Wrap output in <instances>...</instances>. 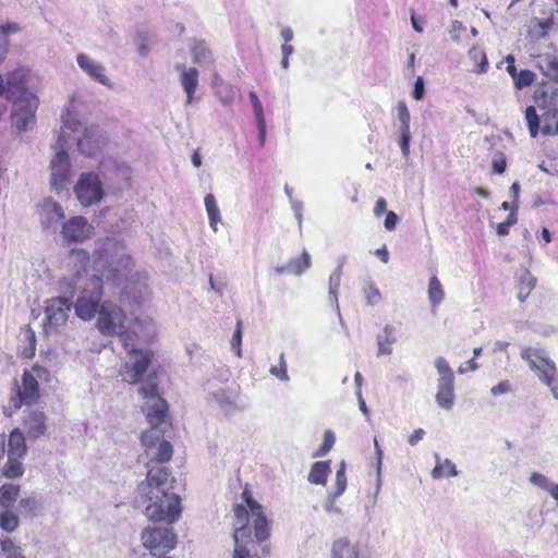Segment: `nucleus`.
Here are the masks:
<instances>
[{
  "label": "nucleus",
  "instance_id": "obj_40",
  "mask_svg": "<svg viewBox=\"0 0 558 558\" xmlns=\"http://www.w3.org/2000/svg\"><path fill=\"white\" fill-rule=\"evenodd\" d=\"M40 507L41 502L36 497H26L19 502V511L25 517H35Z\"/></svg>",
  "mask_w": 558,
  "mask_h": 558
},
{
  "label": "nucleus",
  "instance_id": "obj_6",
  "mask_svg": "<svg viewBox=\"0 0 558 558\" xmlns=\"http://www.w3.org/2000/svg\"><path fill=\"white\" fill-rule=\"evenodd\" d=\"M520 355L537 375L538 379L550 388L553 396L558 399V371L554 361L539 348H523Z\"/></svg>",
  "mask_w": 558,
  "mask_h": 558
},
{
  "label": "nucleus",
  "instance_id": "obj_5",
  "mask_svg": "<svg viewBox=\"0 0 558 558\" xmlns=\"http://www.w3.org/2000/svg\"><path fill=\"white\" fill-rule=\"evenodd\" d=\"M125 313L123 310L111 301H105L99 308L97 317V329L104 336H119L122 341L124 335H130L131 338L137 337L140 332L145 330V323L147 320H136L130 329L125 328Z\"/></svg>",
  "mask_w": 558,
  "mask_h": 558
},
{
  "label": "nucleus",
  "instance_id": "obj_19",
  "mask_svg": "<svg viewBox=\"0 0 558 558\" xmlns=\"http://www.w3.org/2000/svg\"><path fill=\"white\" fill-rule=\"evenodd\" d=\"M311 266V256L307 251L303 250L302 253L295 257L290 258L287 264L276 266L275 271L279 275L289 274L300 276L306 271Z\"/></svg>",
  "mask_w": 558,
  "mask_h": 558
},
{
  "label": "nucleus",
  "instance_id": "obj_57",
  "mask_svg": "<svg viewBox=\"0 0 558 558\" xmlns=\"http://www.w3.org/2000/svg\"><path fill=\"white\" fill-rule=\"evenodd\" d=\"M397 119L398 124H410L411 122L410 111L404 101H399L397 105Z\"/></svg>",
  "mask_w": 558,
  "mask_h": 558
},
{
  "label": "nucleus",
  "instance_id": "obj_12",
  "mask_svg": "<svg viewBox=\"0 0 558 558\" xmlns=\"http://www.w3.org/2000/svg\"><path fill=\"white\" fill-rule=\"evenodd\" d=\"M143 546L150 551H170L177 545V535L170 526L146 527L141 535Z\"/></svg>",
  "mask_w": 558,
  "mask_h": 558
},
{
  "label": "nucleus",
  "instance_id": "obj_4",
  "mask_svg": "<svg viewBox=\"0 0 558 558\" xmlns=\"http://www.w3.org/2000/svg\"><path fill=\"white\" fill-rule=\"evenodd\" d=\"M154 335L155 326L153 322H146L145 330L140 332L137 337L131 338L130 335L122 337V345L129 355V361L123 364L120 372L123 381L136 384L148 371L154 359V352L148 349H143L141 345L147 343Z\"/></svg>",
  "mask_w": 558,
  "mask_h": 558
},
{
  "label": "nucleus",
  "instance_id": "obj_32",
  "mask_svg": "<svg viewBox=\"0 0 558 558\" xmlns=\"http://www.w3.org/2000/svg\"><path fill=\"white\" fill-rule=\"evenodd\" d=\"M213 399L217 402L219 408L227 414H230L238 410V407L235 404V397L223 389L215 391L213 393Z\"/></svg>",
  "mask_w": 558,
  "mask_h": 558
},
{
  "label": "nucleus",
  "instance_id": "obj_22",
  "mask_svg": "<svg viewBox=\"0 0 558 558\" xmlns=\"http://www.w3.org/2000/svg\"><path fill=\"white\" fill-rule=\"evenodd\" d=\"M331 558H363V556L357 544L351 543L347 537H340L331 545Z\"/></svg>",
  "mask_w": 558,
  "mask_h": 558
},
{
  "label": "nucleus",
  "instance_id": "obj_14",
  "mask_svg": "<svg viewBox=\"0 0 558 558\" xmlns=\"http://www.w3.org/2000/svg\"><path fill=\"white\" fill-rule=\"evenodd\" d=\"M12 121L20 132H25L35 124V112L38 107V98H28L13 101Z\"/></svg>",
  "mask_w": 558,
  "mask_h": 558
},
{
  "label": "nucleus",
  "instance_id": "obj_44",
  "mask_svg": "<svg viewBox=\"0 0 558 558\" xmlns=\"http://www.w3.org/2000/svg\"><path fill=\"white\" fill-rule=\"evenodd\" d=\"M173 447L168 440H160L158 442L156 452L150 453L151 460L158 462H167L172 458Z\"/></svg>",
  "mask_w": 558,
  "mask_h": 558
},
{
  "label": "nucleus",
  "instance_id": "obj_21",
  "mask_svg": "<svg viewBox=\"0 0 558 558\" xmlns=\"http://www.w3.org/2000/svg\"><path fill=\"white\" fill-rule=\"evenodd\" d=\"M23 427L29 438H39L47 429L46 415L43 412H29L24 417Z\"/></svg>",
  "mask_w": 558,
  "mask_h": 558
},
{
  "label": "nucleus",
  "instance_id": "obj_47",
  "mask_svg": "<svg viewBox=\"0 0 558 558\" xmlns=\"http://www.w3.org/2000/svg\"><path fill=\"white\" fill-rule=\"evenodd\" d=\"M374 446H375V450H376V458H377V468H376V473H377V478H376V488H375V495L372 499V507L375 505L376 502V499H377V495L379 493V489H380V486H381V465H383V450L377 441V439L375 438L374 439Z\"/></svg>",
  "mask_w": 558,
  "mask_h": 558
},
{
  "label": "nucleus",
  "instance_id": "obj_29",
  "mask_svg": "<svg viewBox=\"0 0 558 558\" xmlns=\"http://www.w3.org/2000/svg\"><path fill=\"white\" fill-rule=\"evenodd\" d=\"M434 457L436 460V465L432 471L433 478L438 480L444 476L454 477L459 474L456 464L450 459H445L442 461L438 453H435Z\"/></svg>",
  "mask_w": 558,
  "mask_h": 558
},
{
  "label": "nucleus",
  "instance_id": "obj_8",
  "mask_svg": "<svg viewBox=\"0 0 558 558\" xmlns=\"http://www.w3.org/2000/svg\"><path fill=\"white\" fill-rule=\"evenodd\" d=\"M63 128L71 132H80L83 135L77 140V148L81 154L92 157L96 155L105 144V136L98 125H83V123L74 118L69 110L62 114Z\"/></svg>",
  "mask_w": 558,
  "mask_h": 558
},
{
  "label": "nucleus",
  "instance_id": "obj_15",
  "mask_svg": "<svg viewBox=\"0 0 558 558\" xmlns=\"http://www.w3.org/2000/svg\"><path fill=\"white\" fill-rule=\"evenodd\" d=\"M4 94L9 100L15 101L35 96L27 88L25 71L22 69L9 72L4 84Z\"/></svg>",
  "mask_w": 558,
  "mask_h": 558
},
{
  "label": "nucleus",
  "instance_id": "obj_11",
  "mask_svg": "<svg viewBox=\"0 0 558 558\" xmlns=\"http://www.w3.org/2000/svg\"><path fill=\"white\" fill-rule=\"evenodd\" d=\"M77 201L85 207L93 206L104 196L102 184L96 173H82L74 185Z\"/></svg>",
  "mask_w": 558,
  "mask_h": 558
},
{
  "label": "nucleus",
  "instance_id": "obj_61",
  "mask_svg": "<svg viewBox=\"0 0 558 558\" xmlns=\"http://www.w3.org/2000/svg\"><path fill=\"white\" fill-rule=\"evenodd\" d=\"M536 24L538 27V32H537L538 36L545 37L547 35L548 31L554 25V15L551 14L549 17L542 20V21L536 19Z\"/></svg>",
  "mask_w": 558,
  "mask_h": 558
},
{
  "label": "nucleus",
  "instance_id": "obj_52",
  "mask_svg": "<svg viewBox=\"0 0 558 558\" xmlns=\"http://www.w3.org/2000/svg\"><path fill=\"white\" fill-rule=\"evenodd\" d=\"M230 344H231V349L235 352L236 356L241 357L242 356V349H241V344H242V322L241 320H238V323H236L235 330H234V332L232 335Z\"/></svg>",
  "mask_w": 558,
  "mask_h": 558
},
{
  "label": "nucleus",
  "instance_id": "obj_46",
  "mask_svg": "<svg viewBox=\"0 0 558 558\" xmlns=\"http://www.w3.org/2000/svg\"><path fill=\"white\" fill-rule=\"evenodd\" d=\"M347 488V476H345V462L342 461L339 465V469L336 472V483H335V490L330 494L333 495V497H340Z\"/></svg>",
  "mask_w": 558,
  "mask_h": 558
},
{
  "label": "nucleus",
  "instance_id": "obj_35",
  "mask_svg": "<svg viewBox=\"0 0 558 558\" xmlns=\"http://www.w3.org/2000/svg\"><path fill=\"white\" fill-rule=\"evenodd\" d=\"M428 300L433 308H436L444 300L445 292L442 286L436 276L429 279Z\"/></svg>",
  "mask_w": 558,
  "mask_h": 558
},
{
  "label": "nucleus",
  "instance_id": "obj_56",
  "mask_svg": "<svg viewBox=\"0 0 558 558\" xmlns=\"http://www.w3.org/2000/svg\"><path fill=\"white\" fill-rule=\"evenodd\" d=\"M339 497H333L332 494L327 495V498H326V501L324 505V508L327 513H329L331 515H342L343 514L341 508L339 506H337V504H336V500Z\"/></svg>",
  "mask_w": 558,
  "mask_h": 558
},
{
  "label": "nucleus",
  "instance_id": "obj_41",
  "mask_svg": "<svg viewBox=\"0 0 558 558\" xmlns=\"http://www.w3.org/2000/svg\"><path fill=\"white\" fill-rule=\"evenodd\" d=\"M434 364H435V368L439 375L437 381H447V383L454 381L453 371L445 357H442V356L437 357L435 360Z\"/></svg>",
  "mask_w": 558,
  "mask_h": 558
},
{
  "label": "nucleus",
  "instance_id": "obj_63",
  "mask_svg": "<svg viewBox=\"0 0 558 558\" xmlns=\"http://www.w3.org/2000/svg\"><path fill=\"white\" fill-rule=\"evenodd\" d=\"M512 391V386L509 380H502L498 385L492 387L490 393L493 396L505 395Z\"/></svg>",
  "mask_w": 558,
  "mask_h": 558
},
{
  "label": "nucleus",
  "instance_id": "obj_34",
  "mask_svg": "<svg viewBox=\"0 0 558 558\" xmlns=\"http://www.w3.org/2000/svg\"><path fill=\"white\" fill-rule=\"evenodd\" d=\"M341 268L342 265H339L336 270L329 277V301L331 305H335L338 314L340 315V308L338 304V292L341 281Z\"/></svg>",
  "mask_w": 558,
  "mask_h": 558
},
{
  "label": "nucleus",
  "instance_id": "obj_49",
  "mask_svg": "<svg viewBox=\"0 0 558 558\" xmlns=\"http://www.w3.org/2000/svg\"><path fill=\"white\" fill-rule=\"evenodd\" d=\"M17 525L19 519L10 509H5L0 513V526L2 530L13 532Z\"/></svg>",
  "mask_w": 558,
  "mask_h": 558
},
{
  "label": "nucleus",
  "instance_id": "obj_37",
  "mask_svg": "<svg viewBox=\"0 0 558 558\" xmlns=\"http://www.w3.org/2000/svg\"><path fill=\"white\" fill-rule=\"evenodd\" d=\"M397 130H398V145L400 147L403 158L408 159L410 157V142H411L410 124H397Z\"/></svg>",
  "mask_w": 558,
  "mask_h": 558
},
{
  "label": "nucleus",
  "instance_id": "obj_31",
  "mask_svg": "<svg viewBox=\"0 0 558 558\" xmlns=\"http://www.w3.org/2000/svg\"><path fill=\"white\" fill-rule=\"evenodd\" d=\"M395 342V327L390 324H387L384 327L383 333L377 336L378 354H391V344Z\"/></svg>",
  "mask_w": 558,
  "mask_h": 558
},
{
  "label": "nucleus",
  "instance_id": "obj_45",
  "mask_svg": "<svg viewBox=\"0 0 558 558\" xmlns=\"http://www.w3.org/2000/svg\"><path fill=\"white\" fill-rule=\"evenodd\" d=\"M514 86L517 89L521 90L525 87L531 86L535 81V74L530 70H521L519 73L517 72L512 76Z\"/></svg>",
  "mask_w": 558,
  "mask_h": 558
},
{
  "label": "nucleus",
  "instance_id": "obj_42",
  "mask_svg": "<svg viewBox=\"0 0 558 558\" xmlns=\"http://www.w3.org/2000/svg\"><path fill=\"white\" fill-rule=\"evenodd\" d=\"M21 459L22 458L20 457H8V462L3 466V474L5 477L14 478L23 475L24 468L20 461Z\"/></svg>",
  "mask_w": 558,
  "mask_h": 558
},
{
  "label": "nucleus",
  "instance_id": "obj_38",
  "mask_svg": "<svg viewBox=\"0 0 558 558\" xmlns=\"http://www.w3.org/2000/svg\"><path fill=\"white\" fill-rule=\"evenodd\" d=\"M206 211L209 219L210 227L216 231L217 223L220 221V210L217 201L213 194H207L204 198Z\"/></svg>",
  "mask_w": 558,
  "mask_h": 558
},
{
  "label": "nucleus",
  "instance_id": "obj_16",
  "mask_svg": "<svg viewBox=\"0 0 558 558\" xmlns=\"http://www.w3.org/2000/svg\"><path fill=\"white\" fill-rule=\"evenodd\" d=\"M94 227L82 216H75L69 219L62 228V234L65 240L71 242H83L89 239Z\"/></svg>",
  "mask_w": 558,
  "mask_h": 558
},
{
  "label": "nucleus",
  "instance_id": "obj_51",
  "mask_svg": "<svg viewBox=\"0 0 558 558\" xmlns=\"http://www.w3.org/2000/svg\"><path fill=\"white\" fill-rule=\"evenodd\" d=\"M336 441L335 434L331 430H326L324 434L323 445L317 449L313 457H324L326 456L331 448L333 447Z\"/></svg>",
  "mask_w": 558,
  "mask_h": 558
},
{
  "label": "nucleus",
  "instance_id": "obj_62",
  "mask_svg": "<svg viewBox=\"0 0 558 558\" xmlns=\"http://www.w3.org/2000/svg\"><path fill=\"white\" fill-rule=\"evenodd\" d=\"M464 29H465V27L463 26V24L460 21H458V20L452 21L451 25H450V29H449L451 40L459 44L460 43V34Z\"/></svg>",
  "mask_w": 558,
  "mask_h": 558
},
{
  "label": "nucleus",
  "instance_id": "obj_2",
  "mask_svg": "<svg viewBox=\"0 0 558 558\" xmlns=\"http://www.w3.org/2000/svg\"><path fill=\"white\" fill-rule=\"evenodd\" d=\"M174 477L163 465L149 468L146 480L138 484L134 504L144 508L148 520L168 524L179 520L182 512L181 499L173 492Z\"/></svg>",
  "mask_w": 558,
  "mask_h": 558
},
{
  "label": "nucleus",
  "instance_id": "obj_33",
  "mask_svg": "<svg viewBox=\"0 0 558 558\" xmlns=\"http://www.w3.org/2000/svg\"><path fill=\"white\" fill-rule=\"evenodd\" d=\"M20 493V486L15 484H3L0 487V505L5 509H10L15 502Z\"/></svg>",
  "mask_w": 558,
  "mask_h": 558
},
{
  "label": "nucleus",
  "instance_id": "obj_43",
  "mask_svg": "<svg viewBox=\"0 0 558 558\" xmlns=\"http://www.w3.org/2000/svg\"><path fill=\"white\" fill-rule=\"evenodd\" d=\"M525 120L527 123L531 137H536L539 132L541 119L536 112L535 107L529 106L525 109Z\"/></svg>",
  "mask_w": 558,
  "mask_h": 558
},
{
  "label": "nucleus",
  "instance_id": "obj_27",
  "mask_svg": "<svg viewBox=\"0 0 558 558\" xmlns=\"http://www.w3.org/2000/svg\"><path fill=\"white\" fill-rule=\"evenodd\" d=\"M330 472V461H317L312 464L307 480L315 485H325Z\"/></svg>",
  "mask_w": 558,
  "mask_h": 558
},
{
  "label": "nucleus",
  "instance_id": "obj_20",
  "mask_svg": "<svg viewBox=\"0 0 558 558\" xmlns=\"http://www.w3.org/2000/svg\"><path fill=\"white\" fill-rule=\"evenodd\" d=\"M247 506L250 508L251 515L254 518L255 537L258 542H264L268 537L269 532L263 508L258 502L251 498L247 500Z\"/></svg>",
  "mask_w": 558,
  "mask_h": 558
},
{
  "label": "nucleus",
  "instance_id": "obj_55",
  "mask_svg": "<svg viewBox=\"0 0 558 558\" xmlns=\"http://www.w3.org/2000/svg\"><path fill=\"white\" fill-rule=\"evenodd\" d=\"M364 295L369 305L378 304L381 301V293L373 283H368L364 288Z\"/></svg>",
  "mask_w": 558,
  "mask_h": 558
},
{
  "label": "nucleus",
  "instance_id": "obj_10",
  "mask_svg": "<svg viewBox=\"0 0 558 558\" xmlns=\"http://www.w3.org/2000/svg\"><path fill=\"white\" fill-rule=\"evenodd\" d=\"M71 307L72 301H70L69 295L61 294L47 301L44 324V330L47 335L58 331L60 327L65 325Z\"/></svg>",
  "mask_w": 558,
  "mask_h": 558
},
{
  "label": "nucleus",
  "instance_id": "obj_36",
  "mask_svg": "<svg viewBox=\"0 0 558 558\" xmlns=\"http://www.w3.org/2000/svg\"><path fill=\"white\" fill-rule=\"evenodd\" d=\"M536 286V278H534L527 270L519 279V292L518 299L520 302H524L532 290Z\"/></svg>",
  "mask_w": 558,
  "mask_h": 558
},
{
  "label": "nucleus",
  "instance_id": "obj_64",
  "mask_svg": "<svg viewBox=\"0 0 558 558\" xmlns=\"http://www.w3.org/2000/svg\"><path fill=\"white\" fill-rule=\"evenodd\" d=\"M424 94H425L424 81L421 76H418L414 83V87L412 90V97L415 100H421L424 97Z\"/></svg>",
  "mask_w": 558,
  "mask_h": 558
},
{
  "label": "nucleus",
  "instance_id": "obj_39",
  "mask_svg": "<svg viewBox=\"0 0 558 558\" xmlns=\"http://www.w3.org/2000/svg\"><path fill=\"white\" fill-rule=\"evenodd\" d=\"M541 70L545 76L551 81L558 82V58L555 56H546L541 60Z\"/></svg>",
  "mask_w": 558,
  "mask_h": 558
},
{
  "label": "nucleus",
  "instance_id": "obj_1",
  "mask_svg": "<svg viewBox=\"0 0 558 558\" xmlns=\"http://www.w3.org/2000/svg\"><path fill=\"white\" fill-rule=\"evenodd\" d=\"M69 265L72 274L59 280L58 291L69 295L70 300L78 291L80 295L74 304L75 314L83 320H90L96 314L99 315L105 277L95 269V254L90 265V258L84 248L75 247L70 252Z\"/></svg>",
  "mask_w": 558,
  "mask_h": 558
},
{
  "label": "nucleus",
  "instance_id": "obj_54",
  "mask_svg": "<svg viewBox=\"0 0 558 558\" xmlns=\"http://www.w3.org/2000/svg\"><path fill=\"white\" fill-rule=\"evenodd\" d=\"M469 56L473 60H477V59L481 60V62L477 64V72L478 73H485L487 71L488 61H487L486 54L484 53L483 50L473 47V48L470 49Z\"/></svg>",
  "mask_w": 558,
  "mask_h": 558
},
{
  "label": "nucleus",
  "instance_id": "obj_26",
  "mask_svg": "<svg viewBox=\"0 0 558 558\" xmlns=\"http://www.w3.org/2000/svg\"><path fill=\"white\" fill-rule=\"evenodd\" d=\"M27 452V446L23 433L15 428L8 440V457L23 458Z\"/></svg>",
  "mask_w": 558,
  "mask_h": 558
},
{
  "label": "nucleus",
  "instance_id": "obj_18",
  "mask_svg": "<svg viewBox=\"0 0 558 558\" xmlns=\"http://www.w3.org/2000/svg\"><path fill=\"white\" fill-rule=\"evenodd\" d=\"M174 69L180 73V83L186 94V102L191 104L198 85V71L195 68H186L184 63H177Z\"/></svg>",
  "mask_w": 558,
  "mask_h": 558
},
{
  "label": "nucleus",
  "instance_id": "obj_30",
  "mask_svg": "<svg viewBox=\"0 0 558 558\" xmlns=\"http://www.w3.org/2000/svg\"><path fill=\"white\" fill-rule=\"evenodd\" d=\"M193 62L198 65H207L213 61L211 50L204 40H195L191 47Z\"/></svg>",
  "mask_w": 558,
  "mask_h": 558
},
{
  "label": "nucleus",
  "instance_id": "obj_48",
  "mask_svg": "<svg viewBox=\"0 0 558 558\" xmlns=\"http://www.w3.org/2000/svg\"><path fill=\"white\" fill-rule=\"evenodd\" d=\"M160 437L161 430L158 429V426H151L150 429L142 433L141 439L143 445L150 451L159 442Z\"/></svg>",
  "mask_w": 558,
  "mask_h": 558
},
{
  "label": "nucleus",
  "instance_id": "obj_17",
  "mask_svg": "<svg viewBox=\"0 0 558 558\" xmlns=\"http://www.w3.org/2000/svg\"><path fill=\"white\" fill-rule=\"evenodd\" d=\"M78 66L94 81L105 85L111 86L109 77L106 75L105 66L92 59L85 53H78L76 57Z\"/></svg>",
  "mask_w": 558,
  "mask_h": 558
},
{
  "label": "nucleus",
  "instance_id": "obj_24",
  "mask_svg": "<svg viewBox=\"0 0 558 558\" xmlns=\"http://www.w3.org/2000/svg\"><path fill=\"white\" fill-rule=\"evenodd\" d=\"M41 216L44 223L52 225L64 218V210L58 202L48 198L41 205Z\"/></svg>",
  "mask_w": 558,
  "mask_h": 558
},
{
  "label": "nucleus",
  "instance_id": "obj_60",
  "mask_svg": "<svg viewBox=\"0 0 558 558\" xmlns=\"http://www.w3.org/2000/svg\"><path fill=\"white\" fill-rule=\"evenodd\" d=\"M248 96H250V99H251V102H252V107H253L256 120L265 119L264 118L263 106H262V102L258 99L257 94L255 92H250Z\"/></svg>",
  "mask_w": 558,
  "mask_h": 558
},
{
  "label": "nucleus",
  "instance_id": "obj_53",
  "mask_svg": "<svg viewBox=\"0 0 558 558\" xmlns=\"http://www.w3.org/2000/svg\"><path fill=\"white\" fill-rule=\"evenodd\" d=\"M529 482L532 485L537 486L546 492H548L550 486L553 485V482H550L546 475L538 472L531 473Z\"/></svg>",
  "mask_w": 558,
  "mask_h": 558
},
{
  "label": "nucleus",
  "instance_id": "obj_3",
  "mask_svg": "<svg viewBox=\"0 0 558 558\" xmlns=\"http://www.w3.org/2000/svg\"><path fill=\"white\" fill-rule=\"evenodd\" d=\"M95 269L134 299L146 293L148 277L145 272L133 270L132 258L128 255L118 256L101 246L95 250Z\"/></svg>",
  "mask_w": 558,
  "mask_h": 558
},
{
  "label": "nucleus",
  "instance_id": "obj_28",
  "mask_svg": "<svg viewBox=\"0 0 558 558\" xmlns=\"http://www.w3.org/2000/svg\"><path fill=\"white\" fill-rule=\"evenodd\" d=\"M543 112L542 134L546 136L558 135V112L554 108L541 107Z\"/></svg>",
  "mask_w": 558,
  "mask_h": 558
},
{
  "label": "nucleus",
  "instance_id": "obj_13",
  "mask_svg": "<svg viewBox=\"0 0 558 558\" xmlns=\"http://www.w3.org/2000/svg\"><path fill=\"white\" fill-rule=\"evenodd\" d=\"M48 372L39 366H34L32 371H25L22 378V388L17 389L19 401L14 403L15 408H20L22 403L32 404L39 398V388L37 378H44Z\"/></svg>",
  "mask_w": 558,
  "mask_h": 558
},
{
  "label": "nucleus",
  "instance_id": "obj_50",
  "mask_svg": "<svg viewBox=\"0 0 558 558\" xmlns=\"http://www.w3.org/2000/svg\"><path fill=\"white\" fill-rule=\"evenodd\" d=\"M269 373L281 381H289L288 366L284 357V353L279 355V365H272L269 368Z\"/></svg>",
  "mask_w": 558,
  "mask_h": 558
},
{
  "label": "nucleus",
  "instance_id": "obj_23",
  "mask_svg": "<svg viewBox=\"0 0 558 558\" xmlns=\"http://www.w3.org/2000/svg\"><path fill=\"white\" fill-rule=\"evenodd\" d=\"M234 551L233 558H258L256 555H251L250 550L243 545L247 539L251 541V531L247 526L235 527L233 533Z\"/></svg>",
  "mask_w": 558,
  "mask_h": 558
},
{
  "label": "nucleus",
  "instance_id": "obj_7",
  "mask_svg": "<svg viewBox=\"0 0 558 558\" xmlns=\"http://www.w3.org/2000/svg\"><path fill=\"white\" fill-rule=\"evenodd\" d=\"M66 145L68 138L63 131L57 138L50 160V187L58 194L68 191L71 179V162Z\"/></svg>",
  "mask_w": 558,
  "mask_h": 558
},
{
  "label": "nucleus",
  "instance_id": "obj_25",
  "mask_svg": "<svg viewBox=\"0 0 558 558\" xmlns=\"http://www.w3.org/2000/svg\"><path fill=\"white\" fill-rule=\"evenodd\" d=\"M454 381H437L436 402L444 410H450L454 403Z\"/></svg>",
  "mask_w": 558,
  "mask_h": 558
},
{
  "label": "nucleus",
  "instance_id": "obj_9",
  "mask_svg": "<svg viewBox=\"0 0 558 558\" xmlns=\"http://www.w3.org/2000/svg\"><path fill=\"white\" fill-rule=\"evenodd\" d=\"M140 395L146 400V417L150 426H159L165 423L168 404L159 395L156 375H148L146 381L140 388Z\"/></svg>",
  "mask_w": 558,
  "mask_h": 558
},
{
  "label": "nucleus",
  "instance_id": "obj_58",
  "mask_svg": "<svg viewBox=\"0 0 558 558\" xmlns=\"http://www.w3.org/2000/svg\"><path fill=\"white\" fill-rule=\"evenodd\" d=\"M517 208H518V205H515L513 203L512 210H511L510 215L508 216L507 220L505 222H501V223H499L497 226V233L499 235L508 234L510 226L513 225L515 222V220H517L515 219V214H514V209H517Z\"/></svg>",
  "mask_w": 558,
  "mask_h": 558
},
{
  "label": "nucleus",
  "instance_id": "obj_59",
  "mask_svg": "<svg viewBox=\"0 0 558 558\" xmlns=\"http://www.w3.org/2000/svg\"><path fill=\"white\" fill-rule=\"evenodd\" d=\"M234 514H235V518H236V527L239 526H246V523L248 521V511L247 509L242 506V505H238L235 508H234Z\"/></svg>",
  "mask_w": 558,
  "mask_h": 558
}]
</instances>
